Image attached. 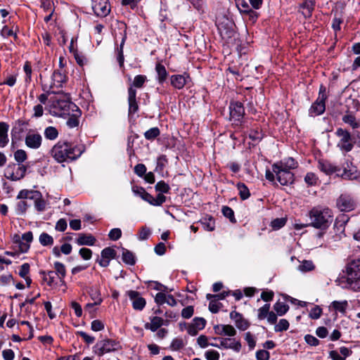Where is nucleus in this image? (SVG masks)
I'll use <instances>...</instances> for the list:
<instances>
[{"label":"nucleus","instance_id":"6e6d98bb","mask_svg":"<svg viewBox=\"0 0 360 360\" xmlns=\"http://www.w3.org/2000/svg\"><path fill=\"white\" fill-rule=\"evenodd\" d=\"M270 304H265L262 307L258 310V318L262 320L265 319L269 312Z\"/></svg>","mask_w":360,"mask_h":360},{"label":"nucleus","instance_id":"473e14b6","mask_svg":"<svg viewBox=\"0 0 360 360\" xmlns=\"http://www.w3.org/2000/svg\"><path fill=\"white\" fill-rule=\"evenodd\" d=\"M146 80V76L142 75H136L130 86H132L133 89H134V87L138 89L142 88Z\"/></svg>","mask_w":360,"mask_h":360},{"label":"nucleus","instance_id":"37998d69","mask_svg":"<svg viewBox=\"0 0 360 360\" xmlns=\"http://www.w3.org/2000/svg\"><path fill=\"white\" fill-rule=\"evenodd\" d=\"M160 129L158 127H153L144 133V136L147 140H153L160 135Z\"/></svg>","mask_w":360,"mask_h":360},{"label":"nucleus","instance_id":"de8ad7c7","mask_svg":"<svg viewBox=\"0 0 360 360\" xmlns=\"http://www.w3.org/2000/svg\"><path fill=\"white\" fill-rule=\"evenodd\" d=\"M27 158V153L24 150L18 149L14 153V159L19 164L26 160Z\"/></svg>","mask_w":360,"mask_h":360},{"label":"nucleus","instance_id":"a211bd4d","mask_svg":"<svg viewBox=\"0 0 360 360\" xmlns=\"http://www.w3.org/2000/svg\"><path fill=\"white\" fill-rule=\"evenodd\" d=\"M215 333L219 335L233 336L236 335L235 328L231 325H218L214 326Z\"/></svg>","mask_w":360,"mask_h":360},{"label":"nucleus","instance_id":"052dcab7","mask_svg":"<svg viewBox=\"0 0 360 360\" xmlns=\"http://www.w3.org/2000/svg\"><path fill=\"white\" fill-rule=\"evenodd\" d=\"M151 233L150 229L146 226H143L139 232V238L141 240L148 238Z\"/></svg>","mask_w":360,"mask_h":360},{"label":"nucleus","instance_id":"f3484780","mask_svg":"<svg viewBox=\"0 0 360 360\" xmlns=\"http://www.w3.org/2000/svg\"><path fill=\"white\" fill-rule=\"evenodd\" d=\"M347 281L349 288L356 290L360 288V271L351 272L347 274Z\"/></svg>","mask_w":360,"mask_h":360},{"label":"nucleus","instance_id":"f704fd0d","mask_svg":"<svg viewBox=\"0 0 360 360\" xmlns=\"http://www.w3.org/2000/svg\"><path fill=\"white\" fill-rule=\"evenodd\" d=\"M274 309L278 315L282 316L288 311L289 306L285 302H277L274 304Z\"/></svg>","mask_w":360,"mask_h":360},{"label":"nucleus","instance_id":"7c9ffc66","mask_svg":"<svg viewBox=\"0 0 360 360\" xmlns=\"http://www.w3.org/2000/svg\"><path fill=\"white\" fill-rule=\"evenodd\" d=\"M237 188L238 190L240 197L243 200H246L250 197V193L249 189L244 183H238L237 184Z\"/></svg>","mask_w":360,"mask_h":360},{"label":"nucleus","instance_id":"393cba45","mask_svg":"<svg viewBox=\"0 0 360 360\" xmlns=\"http://www.w3.org/2000/svg\"><path fill=\"white\" fill-rule=\"evenodd\" d=\"M171 84L175 88L181 89L186 84V79L184 76L180 75H172L171 77Z\"/></svg>","mask_w":360,"mask_h":360},{"label":"nucleus","instance_id":"338daca9","mask_svg":"<svg viewBox=\"0 0 360 360\" xmlns=\"http://www.w3.org/2000/svg\"><path fill=\"white\" fill-rule=\"evenodd\" d=\"M30 272V264L28 263H24L21 265L20 271H19V276L21 278H25L28 276Z\"/></svg>","mask_w":360,"mask_h":360},{"label":"nucleus","instance_id":"a19ab883","mask_svg":"<svg viewBox=\"0 0 360 360\" xmlns=\"http://www.w3.org/2000/svg\"><path fill=\"white\" fill-rule=\"evenodd\" d=\"M357 271H360V259H354L347 266V274Z\"/></svg>","mask_w":360,"mask_h":360},{"label":"nucleus","instance_id":"79ce46f5","mask_svg":"<svg viewBox=\"0 0 360 360\" xmlns=\"http://www.w3.org/2000/svg\"><path fill=\"white\" fill-rule=\"evenodd\" d=\"M45 137L49 140H54L58 137V130L53 127H48L44 131Z\"/></svg>","mask_w":360,"mask_h":360},{"label":"nucleus","instance_id":"a18cd8bd","mask_svg":"<svg viewBox=\"0 0 360 360\" xmlns=\"http://www.w3.org/2000/svg\"><path fill=\"white\" fill-rule=\"evenodd\" d=\"M155 188L156 191L160 192L162 193H168L170 190L169 186L164 181H158L156 184Z\"/></svg>","mask_w":360,"mask_h":360},{"label":"nucleus","instance_id":"13d9d810","mask_svg":"<svg viewBox=\"0 0 360 360\" xmlns=\"http://www.w3.org/2000/svg\"><path fill=\"white\" fill-rule=\"evenodd\" d=\"M121 236L122 231L118 228L112 229V230H110L108 234L110 239L112 240H118L119 238H120Z\"/></svg>","mask_w":360,"mask_h":360},{"label":"nucleus","instance_id":"bf43d9fd","mask_svg":"<svg viewBox=\"0 0 360 360\" xmlns=\"http://www.w3.org/2000/svg\"><path fill=\"white\" fill-rule=\"evenodd\" d=\"M289 327V323L286 319H281L278 324L275 326L276 331L285 330Z\"/></svg>","mask_w":360,"mask_h":360},{"label":"nucleus","instance_id":"4c0bfd02","mask_svg":"<svg viewBox=\"0 0 360 360\" xmlns=\"http://www.w3.org/2000/svg\"><path fill=\"white\" fill-rule=\"evenodd\" d=\"M89 295L91 299L95 302L96 304H100L103 300L101 297V293L98 289L96 288H91L89 290Z\"/></svg>","mask_w":360,"mask_h":360},{"label":"nucleus","instance_id":"4468645a","mask_svg":"<svg viewBox=\"0 0 360 360\" xmlns=\"http://www.w3.org/2000/svg\"><path fill=\"white\" fill-rule=\"evenodd\" d=\"M218 346L220 349H230L235 352H239L241 348V344L236 339H219Z\"/></svg>","mask_w":360,"mask_h":360},{"label":"nucleus","instance_id":"ddd939ff","mask_svg":"<svg viewBox=\"0 0 360 360\" xmlns=\"http://www.w3.org/2000/svg\"><path fill=\"white\" fill-rule=\"evenodd\" d=\"M325 101L323 96L318 97L309 109V115L316 116L323 114L326 110Z\"/></svg>","mask_w":360,"mask_h":360},{"label":"nucleus","instance_id":"0e129e2a","mask_svg":"<svg viewBox=\"0 0 360 360\" xmlns=\"http://www.w3.org/2000/svg\"><path fill=\"white\" fill-rule=\"evenodd\" d=\"M184 345L185 343L182 339H174L171 343V348L173 350H179L184 347Z\"/></svg>","mask_w":360,"mask_h":360},{"label":"nucleus","instance_id":"4be33fe9","mask_svg":"<svg viewBox=\"0 0 360 360\" xmlns=\"http://www.w3.org/2000/svg\"><path fill=\"white\" fill-rule=\"evenodd\" d=\"M54 269H55V275H57L60 281L62 284L65 283L64 278L66 275V270L65 265L59 262H56L54 263Z\"/></svg>","mask_w":360,"mask_h":360},{"label":"nucleus","instance_id":"9d476101","mask_svg":"<svg viewBox=\"0 0 360 360\" xmlns=\"http://www.w3.org/2000/svg\"><path fill=\"white\" fill-rule=\"evenodd\" d=\"M92 9L98 17H105L110 11L108 0H92Z\"/></svg>","mask_w":360,"mask_h":360},{"label":"nucleus","instance_id":"7ed1b4c3","mask_svg":"<svg viewBox=\"0 0 360 360\" xmlns=\"http://www.w3.org/2000/svg\"><path fill=\"white\" fill-rule=\"evenodd\" d=\"M309 216L310 224L316 229L327 228L332 220V212L327 207H314L310 210Z\"/></svg>","mask_w":360,"mask_h":360},{"label":"nucleus","instance_id":"69168bd1","mask_svg":"<svg viewBox=\"0 0 360 360\" xmlns=\"http://www.w3.org/2000/svg\"><path fill=\"white\" fill-rule=\"evenodd\" d=\"M79 253L81 255V257L85 260L90 259L92 256V251L90 249L86 248H81L79 250Z\"/></svg>","mask_w":360,"mask_h":360},{"label":"nucleus","instance_id":"f03ea898","mask_svg":"<svg viewBox=\"0 0 360 360\" xmlns=\"http://www.w3.org/2000/svg\"><path fill=\"white\" fill-rule=\"evenodd\" d=\"M346 165L347 166H344L342 173H340L341 172V169L339 167L326 160H319L317 167L326 175H331L334 173H337L338 176H340L345 179H356L357 177L356 170L350 168L349 167V165H352V162H347Z\"/></svg>","mask_w":360,"mask_h":360},{"label":"nucleus","instance_id":"864d4df0","mask_svg":"<svg viewBox=\"0 0 360 360\" xmlns=\"http://www.w3.org/2000/svg\"><path fill=\"white\" fill-rule=\"evenodd\" d=\"M315 4V0H305V1L302 4L301 7L306 9L307 11V15L310 16L312 11L314 10Z\"/></svg>","mask_w":360,"mask_h":360},{"label":"nucleus","instance_id":"39448f33","mask_svg":"<svg viewBox=\"0 0 360 360\" xmlns=\"http://www.w3.org/2000/svg\"><path fill=\"white\" fill-rule=\"evenodd\" d=\"M335 135L340 138V141L338 143V146L342 150L349 152L354 147L352 143V137L350 133L342 128L337 129Z\"/></svg>","mask_w":360,"mask_h":360},{"label":"nucleus","instance_id":"774afa93","mask_svg":"<svg viewBox=\"0 0 360 360\" xmlns=\"http://www.w3.org/2000/svg\"><path fill=\"white\" fill-rule=\"evenodd\" d=\"M134 172L139 176L142 177L146 172V167L143 164H138L134 167Z\"/></svg>","mask_w":360,"mask_h":360},{"label":"nucleus","instance_id":"5701e85b","mask_svg":"<svg viewBox=\"0 0 360 360\" xmlns=\"http://www.w3.org/2000/svg\"><path fill=\"white\" fill-rule=\"evenodd\" d=\"M164 320L159 316H154L150 319V323L146 324V328L156 331L160 327L163 325Z\"/></svg>","mask_w":360,"mask_h":360},{"label":"nucleus","instance_id":"09e8293b","mask_svg":"<svg viewBox=\"0 0 360 360\" xmlns=\"http://www.w3.org/2000/svg\"><path fill=\"white\" fill-rule=\"evenodd\" d=\"M322 314V309L319 306L316 305L309 311V317L312 319H318Z\"/></svg>","mask_w":360,"mask_h":360},{"label":"nucleus","instance_id":"9b49d317","mask_svg":"<svg viewBox=\"0 0 360 360\" xmlns=\"http://www.w3.org/2000/svg\"><path fill=\"white\" fill-rule=\"evenodd\" d=\"M348 219H345V217H342L341 218H338L335 220L333 226V231L335 234L332 236V238L334 241H338L342 238V237L345 236V225L347 222Z\"/></svg>","mask_w":360,"mask_h":360},{"label":"nucleus","instance_id":"49530a36","mask_svg":"<svg viewBox=\"0 0 360 360\" xmlns=\"http://www.w3.org/2000/svg\"><path fill=\"white\" fill-rule=\"evenodd\" d=\"M81 112L79 114L78 112L72 114L67 120V125L70 128H74L78 126L79 120L77 117L80 115Z\"/></svg>","mask_w":360,"mask_h":360},{"label":"nucleus","instance_id":"8fccbe9b","mask_svg":"<svg viewBox=\"0 0 360 360\" xmlns=\"http://www.w3.org/2000/svg\"><path fill=\"white\" fill-rule=\"evenodd\" d=\"M193 326L197 328L198 330L203 329L206 324V321L203 318L196 317L193 319L192 323H191Z\"/></svg>","mask_w":360,"mask_h":360},{"label":"nucleus","instance_id":"5fc2aeb1","mask_svg":"<svg viewBox=\"0 0 360 360\" xmlns=\"http://www.w3.org/2000/svg\"><path fill=\"white\" fill-rule=\"evenodd\" d=\"M304 181L309 186H314L316 184L318 178L314 173L309 172L306 174Z\"/></svg>","mask_w":360,"mask_h":360},{"label":"nucleus","instance_id":"72a5a7b5","mask_svg":"<svg viewBox=\"0 0 360 360\" xmlns=\"http://www.w3.org/2000/svg\"><path fill=\"white\" fill-rule=\"evenodd\" d=\"M125 39L126 37H124L122 38L120 47L117 49V59L120 67H122L124 65V58L123 54V47L125 42Z\"/></svg>","mask_w":360,"mask_h":360},{"label":"nucleus","instance_id":"b1692460","mask_svg":"<svg viewBox=\"0 0 360 360\" xmlns=\"http://www.w3.org/2000/svg\"><path fill=\"white\" fill-rule=\"evenodd\" d=\"M278 167L290 171V169H295L297 167V162L292 158H289L284 161H281L277 163Z\"/></svg>","mask_w":360,"mask_h":360},{"label":"nucleus","instance_id":"58836bf2","mask_svg":"<svg viewBox=\"0 0 360 360\" xmlns=\"http://www.w3.org/2000/svg\"><path fill=\"white\" fill-rule=\"evenodd\" d=\"M29 206L27 200H20L15 205V212L18 214L22 215L26 212Z\"/></svg>","mask_w":360,"mask_h":360},{"label":"nucleus","instance_id":"2eb2a0df","mask_svg":"<svg viewBox=\"0 0 360 360\" xmlns=\"http://www.w3.org/2000/svg\"><path fill=\"white\" fill-rule=\"evenodd\" d=\"M129 112L135 113L138 111L139 105L136 102V91L132 86L128 89Z\"/></svg>","mask_w":360,"mask_h":360},{"label":"nucleus","instance_id":"4d7b16f0","mask_svg":"<svg viewBox=\"0 0 360 360\" xmlns=\"http://www.w3.org/2000/svg\"><path fill=\"white\" fill-rule=\"evenodd\" d=\"M286 223L285 218H276L271 221V226L274 229H279L283 227Z\"/></svg>","mask_w":360,"mask_h":360},{"label":"nucleus","instance_id":"ea45409f","mask_svg":"<svg viewBox=\"0 0 360 360\" xmlns=\"http://www.w3.org/2000/svg\"><path fill=\"white\" fill-rule=\"evenodd\" d=\"M221 212L224 216L228 218L231 223L236 222V219L234 216V212L231 207L228 206H224L221 209Z\"/></svg>","mask_w":360,"mask_h":360},{"label":"nucleus","instance_id":"f8f14e48","mask_svg":"<svg viewBox=\"0 0 360 360\" xmlns=\"http://www.w3.org/2000/svg\"><path fill=\"white\" fill-rule=\"evenodd\" d=\"M127 295L132 302V307L135 310H142L146 304V300L140 296L139 292L135 290H129Z\"/></svg>","mask_w":360,"mask_h":360},{"label":"nucleus","instance_id":"680f3d73","mask_svg":"<svg viewBox=\"0 0 360 360\" xmlns=\"http://www.w3.org/2000/svg\"><path fill=\"white\" fill-rule=\"evenodd\" d=\"M270 354L265 349H260L256 352L257 360H269Z\"/></svg>","mask_w":360,"mask_h":360},{"label":"nucleus","instance_id":"c85d7f7f","mask_svg":"<svg viewBox=\"0 0 360 360\" xmlns=\"http://www.w3.org/2000/svg\"><path fill=\"white\" fill-rule=\"evenodd\" d=\"M53 85H60L65 82V75L60 70H55L52 75Z\"/></svg>","mask_w":360,"mask_h":360},{"label":"nucleus","instance_id":"3c124183","mask_svg":"<svg viewBox=\"0 0 360 360\" xmlns=\"http://www.w3.org/2000/svg\"><path fill=\"white\" fill-rule=\"evenodd\" d=\"M236 6L239 9L240 12L243 13H245L251 8L249 4L245 0H237Z\"/></svg>","mask_w":360,"mask_h":360},{"label":"nucleus","instance_id":"c03bdc74","mask_svg":"<svg viewBox=\"0 0 360 360\" xmlns=\"http://www.w3.org/2000/svg\"><path fill=\"white\" fill-rule=\"evenodd\" d=\"M314 269V265L313 262L309 260H304L298 266V269L302 272L309 271Z\"/></svg>","mask_w":360,"mask_h":360},{"label":"nucleus","instance_id":"412c9836","mask_svg":"<svg viewBox=\"0 0 360 360\" xmlns=\"http://www.w3.org/2000/svg\"><path fill=\"white\" fill-rule=\"evenodd\" d=\"M34 203L35 209L39 212H43L46 209V202L43 199L42 195L39 191H37L34 198H32Z\"/></svg>","mask_w":360,"mask_h":360},{"label":"nucleus","instance_id":"603ef678","mask_svg":"<svg viewBox=\"0 0 360 360\" xmlns=\"http://www.w3.org/2000/svg\"><path fill=\"white\" fill-rule=\"evenodd\" d=\"M115 250L111 248H105L101 251V257L108 259L109 260L115 258Z\"/></svg>","mask_w":360,"mask_h":360},{"label":"nucleus","instance_id":"c756f323","mask_svg":"<svg viewBox=\"0 0 360 360\" xmlns=\"http://www.w3.org/2000/svg\"><path fill=\"white\" fill-rule=\"evenodd\" d=\"M342 121L349 124L353 129H357L360 127L359 122L356 120L355 117L352 114H346L342 117Z\"/></svg>","mask_w":360,"mask_h":360},{"label":"nucleus","instance_id":"bb28decb","mask_svg":"<svg viewBox=\"0 0 360 360\" xmlns=\"http://www.w3.org/2000/svg\"><path fill=\"white\" fill-rule=\"evenodd\" d=\"M330 307H332L336 311H339L342 314H345L348 307V302L347 300L344 301H333Z\"/></svg>","mask_w":360,"mask_h":360},{"label":"nucleus","instance_id":"2f4dec72","mask_svg":"<svg viewBox=\"0 0 360 360\" xmlns=\"http://www.w3.org/2000/svg\"><path fill=\"white\" fill-rule=\"evenodd\" d=\"M40 274L43 275V281L46 282L48 285L51 286L55 281V272L53 271H41Z\"/></svg>","mask_w":360,"mask_h":360},{"label":"nucleus","instance_id":"e433bc0d","mask_svg":"<svg viewBox=\"0 0 360 360\" xmlns=\"http://www.w3.org/2000/svg\"><path fill=\"white\" fill-rule=\"evenodd\" d=\"M122 260L127 264L134 265L135 264V259L133 253L127 250H124L122 252Z\"/></svg>","mask_w":360,"mask_h":360},{"label":"nucleus","instance_id":"cd10ccee","mask_svg":"<svg viewBox=\"0 0 360 360\" xmlns=\"http://www.w3.org/2000/svg\"><path fill=\"white\" fill-rule=\"evenodd\" d=\"M155 70L158 74V79L159 83H163L167 77V72L165 66L160 63H158L155 67Z\"/></svg>","mask_w":360,"mask_h":360},{"label":"nucleus","instance_id":"6e6552de","mask_svg":"<svg viewBox=\"0 0 360 360\" xmlns=\"http://www.w3.org/2000/svg\"><path fill=\"white\" fill-rule=\"evenodd\" d=\"M353 198L347 193L341 194L336 200V207L341 212H349L355 208Z\"/></svg>","mask_w":360,"mask_h":360},{"label":"nucleus","instance_id":"1a4fd4ad","mask_svg":"<svg viewBox=\"0 0 360 360\" xmlns=\"http://www.w3.org/2000/svg\"><path fill=\"white\" fill-rule=\"evenodd\" d=\"M230 119L233 121H240L244 115L245 109L242 103L231 101L229 105Z\"/></svg>","mask_w":360,"mask_h":360},{"label":"nucleus","instance_id":"aec40b11","mask_svg":"<svg viewBox=\"0 0 360 360\" xmlns=\"http://www.w3.org/2000/svg\"><path fill=\"white\" fill-rule=\"evenodd\" d=\"M76 242L79 245H93L96 238L91 234L79 233Z\"/></svg>","mask_w":360,"mask_h":360},{"label":"nucleus","instance_id":"a878e982","mask_svg":"<svg viewBox=\"0 0 360 360\" xmlns=\"http://www.w3.org/2000/svg\"><path fill=\"white\" fill-rule=\"evenodd\" d=\"M37 191H38L27 190V189L21 190L17 195V199L22 200H32L34 195H35V194L37 193Z\"/></svg>","mask_w":360,"mask_h":360},{"label":"nucleus","instance_id":"f257e3e1","mask_svg":"<svg viewBox=\"0 0 360 360\" xmlns=\"http://www.w3.org/2000/svg\"><path fill=\"white\" fill-rule=\"evenodd\" d=\"M83 153L82 147L69 142H58L51 150V155L59 163L77 159Z\"/></svg>","mask_w":360,"mask_h":360},{"label":"nucleus","instance_id":"dca6fc26","mask_svg":"<svg viewBox=\"0 0 360 360\" xmlns=\"http://www.w3.org/2000/svg\"><path fill=\"white\" fill-rule=\"evenodd\" d=\"M25 144L28 148L37 149L41 144V136L39 134H28L25 137Z\"/></svg>","mask_w":360,"mask_h":360},{"label":"nucleus","instance_id":"6ab92c4d","mask_svg":"<svg viewBox=\"0 0 360 360\" xmlns=\"http://www.w3.org/2000/svg\"><path fill=\"white\" fill-rule=\"evenodd\" d=\"M9 126L4 122H0V147L4 148L9 141L8 131Z\"/></svg>","mask_w":360,"mask_h":360},{"label":"nucleus","instance_id":"20e7f679","mask_svg":"<svg viewBox=\"0 0 360 360\" xmlns=\"http://www.w3.org/2000/svg\"><path fill=\"white\" fill-rule=\"evenodd\" d=\"M53 112L58 116L70 115L72 112H78L80 113L79 108L70 101V97L64 96L63 98H59L53 103Z\"/></svg>","mask_w":360,"mask_h":360},{"label":"nucleus","instance_id":"e2e57ef3","mask_svg":"<svg viewBox=\"0 0 360 360\" xmlns=\"http://www.w3.org/2000/svg\"><path fill=\"white\" fill-rule=\"evenodd\" d=\"M205 356L207 360H219V354L217 351L210 349L205 352Z\"/></svg>","mask_w":360,"mask_h":360},{"label":"nucleus","instance_id":"0eeeda50","mask_svg":"<svg viewBox=\"0 0 360 360\" xmlns=\"http://www.w3.org/2000/svg\"><path fill=\"white\" fill-rule=\"evenodd\" d=\"M120 347L119 342L114 339H103L96 345L99 355L117 350Z\"/></svg>","mask_w":360,"mask_h":360},{"label":"nucleus","instance_id":"423d86ee","mask_svg":"<svg viewBox=\"0 0 360 360\" xmlns=\"http://www.w3.org/2000/svg\"><path fill=\"white\" fill-rule=\"evenodd\" d=\"M273 172L276 176L278 181L283 186L291 184L294 182V174L290 171L278 167V164L272 165Z\"/></svg>","mask_w":360,"mask_h":360},{"label":"nucleus","instance_id":"c9c22d12","mask_svg":"<svg viewBox=\"0 0 360 360\" xmlns=\"http://www.w3.org/2000/svg\"><path fill=\"white\" fill-rule=\"evenodd\" d=\"M39 243L44 246L51 245L53 243V237L45 232L41 233L39 238Z\"/></svg>","mask_w":360,"mask_h":360}]
</instances>
